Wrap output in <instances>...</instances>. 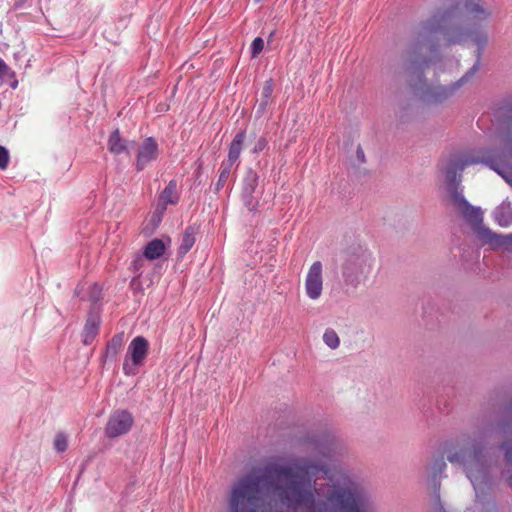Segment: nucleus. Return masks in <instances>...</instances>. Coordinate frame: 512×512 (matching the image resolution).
Instances as JSON below:
<instances>
[{
  "instance_id": "nucleus-25",
  "label": "nucleus",
  "mask_w": 512,
  "mask_h": 512,
  "mask_svg": "<svg viewBox=\"0 0 512 512\" xmlns=\"http://www.w3.org/2000/svg\"><path fill=\"white\" fill-rule=\"evenodd\" d=\"M503 447L506 449L505 460L509 466H512V444L505 442ZM508 483L512 487V474L508 477Z\"/></svg>"
},
{
  "instance_id": "nucleus-29",
  "label": "nucleus",
  "mask_w": 512,
  "mask_h": 512,
  "mask_svg": "<svg viewBox=\"0 0 512 512\" xmlns=\"http://www.w3.org/2000/svg\"><path fill=\"white\" fill-rule=\"evenodd\" d=\"M496 220L499 222L500 225H507L508 224V221H502V219L500 218V212H497L496 214Z\"/></svg>"
},
{
  "instance_id": "nucleus-21",
  "label": "nucleus",
  "mask_w": 512,
  "mask_h": 512,
  "mask_svg": "<svg viewBox=\"0 0 512 512\" xmlns=\"http://www.w3.org/2000/svg\"><path fill=\"white\" fill-rule=\"evenodd\" d=\"M233 164L234 163H230L229 161H227L226 163H222L221 168H220L221 171H220V175H219V180L217 183L218 186L223 185L226 182V180L228 179V177L230 175V171H231Z\"/></svg>"
},
{
  "instance_id": "nucleus-17",
  "label": "nucleus",
  "mask_w": 512,
  "mask_h": 512,
  "mask_svg": "<svg viewBox=\"0 0 512 512\" xmlns=\"http://www.w3.org/2000/svg\"><path fill=\"white\" fill-rule=\"evenodd\" d=\"M393 117L397 125L409 124L413 118L412 108L408 105L398 106L393 110Z\"/></svg>"
},
{
  "instance_id": "nucleus-4",
  "label": "nucleus",
  "mask_w": 512,
  "mask_h": 512,
  "mask_svg": "<svg viewBox=\"0 0 512 512\" xmlns=\"http://www.w3.org/2000/svg\"><path fill=\"white\" fill-rule=\"evenodd\" d=\"M504 153L501 155H494L488 152L481 159L464 157V156H453L447 162L444 173L446 176V180L451 184L455 185L461 180V173L465 169V167L470 166L472 164L483 162L488 165L491 169L496 171L499 175L506 179V173L508 172V167L506 162L503 159Z\"/></svg>"
},
{
  "instance_id": "nucleus-26",
  "label": "nucleus",
  "mask_w": 512,
  "mask_h": 512,
  "mask_svg": "<svg viewBox=\"0 0 512 512\" xmlns=\"http://www.w3.org/2000/svg\"><path fill=\"white\" fill-rule=\"evenodd\" d=\"M4 76L14 77L15 73L11 71L9 66L4 62V60L0 59V78Z\"/></svg>"
},
{
  "instance_id": "nucleus-1",
  "label": "nucleus",
  "mask_w": 512,
  "mask_h": 512,
  "mask_svg": "<svg viewBox=\"0 0 512 512\" xmlns=\"http://www.w3.org/2000/svg\"><path fill=\"white\" fill-rule=\"evenodd\" d=\"M491 16L483 0H445L411 30L387 76H406L423 102L443 104L479 70Z\"/></svg>"
},
{
  "instance_id": "nucleus-18",
  "label": "nucleus",
  "mask_w": 512,
  "mask_h": 512,
  "mask_svg": "<svg viewBox=\"0 0 512 512\" xmlns=\"http://www.w3.org/2000/svg\"><path fill=\"white\" fill-rule=\"evenodd\" d=\"M195 241L196 237L194 228H186L182 236L181 245L179 247V254L185 255L193 247Z\"/></svg>"
},
{
  "instance_id": "nucleus-3",
  "label": "nucleus",
  "mask_w": 512,
  "mask_h": 512,
  "mask_svg": "<svg viewBox=\"0 0 512 512\" xmlns=\"http://www.w3.org/2000/svg\"><path fill=\"white\" fill-rule=\"evenodd\" d=\"M444 456L447 457L450 463L459 464L464 467L467 477L474 487L477 499H480L481 495L484 494L486 490L490 489L488 466L482 448L474 444L470 446H460L454 443H445L439 457L433 460L431 467L436 501L439 502V483L437 484L436 482L438 476L446 468Z\"/></svg>"
},
{
  "instance_id": "nucleus-31",
  "label": "nucleus",
  "mask_w": 512,
  "mask_h": 512,
  "mask_svg": "<svg viewBox=\"0 0 512 512\" xmlns=\"http://www.w3.org/2000/svg\"><path fill=\"white\" fill-rule=\"evenodd\" d=\"M26 0H19L15 3V8H20Z\"/></svg>"
},
{
  "instance_id": "nucleus-15",
  "label": "nucleus",
  "mask_w": 512,
  "mask_h": 512,
  "mask_svg": "<svg viewBox=\"0 0 512 512\" xmlns=\"http://www.w3.org/2000/svg\"><path fill=\"white\" fill-rule=\"evenodd\" d=\"M246 138L245 131L238 133L229 147L228 160L230 163H235L240 156V152Z\"/></svg>"
},
{
  "instance_id": "nucleus-32",
  "label": "nucleus",
  "mask_w": 512,
  "mask_h": 512,
  "mask_svg": "<svg viewBox=\"0 0 512 512\" xmlns=\"http://www.w3.org/2000/svg\"><path fill=\"white\" fill-rule=\"evenodd\" d=\"M13 89H15L17 86H18V81L17 80H14L11 85H10Z\"/></svg>"
},
{
  "instance_id": "nucleus-7",
  "label": "nucleus",
  "mask_w": 512,
  "mask_h": 512,
  "mask_svg": "<svg viewBox=\"0 0 512 512\" xmlns=\"http://www.w3.org/2000/svg\"><path fill=\"white\" fill-rule=\"evenodd\" d=\"M134 418L132 414L126 410L114 411L105 426V435L108 438H117L127 434L132 428Z\"/></svg>"
},
{
  "instance_id": "nucleus-8",
  "label": "nucleus",
  "mask_w": 512,
  "mask_h": 512,
  "mask_svg": "<svg viewBox=\"0 0 512 512\" xmlns=\"http://www.w3.org/2000/svg\"><path fill=\"white\" fill-rule=\"evenodd\" d=\"M159 154L160 150L157 141L152 137L145 138L137 149L136 170L142 171L151 162L157 160Z\"/></svg>"
},
{
  "instance_id": "nucleus-16",
  "label": "nucleus",
  "mask_w": 512,
  "mask_h": 512,
  "mask_svg": "<svg viewBox=\"0 0 512 512\" xmlns=\"http://www.w3.org/2000/svg\"><path fill=\"white\" fill-rule=\"evenodd\" d=\"M160 201L165 209L168 204H176L178 201L176 181L171 180L160 195Z\"/></svg>"
},
{
  "instance_id": "nucleus-22",
  "label": "nucleus",
  "mask_w": 512,
  "mask_h": 512,
  "mask_svg": "<svg viewBox=\"0 0 512 512\" xmlns=\"http://www.w3.org/2000/svg\"><path fill=\"white\" fill-rule=\"evenodd\" d=\"M68 447L67 437L63 433H58L54 439V448L58 452H64Z\"/></svg>"
},
{
  "instance_id": "nucleus-19",
  "label": "nucleus",
  "mask_w": 512,
  "mask_h": 512,
  "mask_svg": "<svg viewBox=\"0 0 512 512\" xmlns=\"http://www.w3.org/2000/svg\"><path fill=\"white\" fill-rule=\"evenodd\" d=\"M98 334V324L94 319H88L83 330V343L89 345Z\"/></svg>"
},
{
  "instance_id": "nucleus-12",
  "label": "nucleus",
  "mask_w": 512,
  "mask_h": 512,
  "mask_svg": "<svg viewBox=\"0 0 512 512\" xmlns=\"http://www.w3.org/2000/svg\"><path fill=\"white\" fill-rule=\"evenodd\" d=\"M273 81L272 79H268L264 82L262 90L260 92L259 98H257V113H263L266 111L267 106L272 101V93H273Z\"/></svg>"
},
{
  "instance_id": "nucleus-9",
  "label": "nucleus",
  "mask_w": 512,
  "mask_h": 512,
  "mask_svg": "<svg viewBox=\"0 0 512 512\" xmlns=\"http://www.w3.org/2000/svg\"><path fill=\"white\" fill-rule=\"evenodd\" d=\"M322 287V263L320 261H315L311 265L305 280L307 296L313 300L318 299L322 293Z\"/></svg>"
},
{
  "instance_id": "nucleus-10",
  "label": "nucleus",
  "mask_w": 512,
  "mask_h": 512,
  "mask_svg": "<svg viewBox=\"0 0 512 512\" xmlns=\"http://www.w3.org/2000/svg\"><path fill=\"white\" fill-rule=\"evenodd\" d=\"M133 144L120 135L119 130H114L108 138V150L114 154L119 155L122 153H128L130 146Z\"/></svg>"
},
{
  "instance_id": "nucleus-14",
  "label": "nucleus",
  "mask_w": 512,
  "mask_h": 512,
  "mask_svg": "<svg viewBox=\"0 0 512 512\" xmlns=\"http://www.w3.org/2000/svg\"><path fill=\"white\" fill-rule=\"evenodd\" d=\"M124 344V335L119 333L114 335L111 340L107 343L105 350V357L107 359H115L118 353L121 351Z\"/></svg>"
},
{
  "instance_id": "nucleus-13",
  "label": "nucleus",
  "mask_w": 512,
  "mask_h": 512,
  "mask_svg": "<svg viewBox=\"0 0 512 512\" xmlns=\"http://www.w3.org/2000/svg\"><path fill=\"white\" fill-rule=\"evenodd\" d=\"M165 244L161 239L151 240L144 248L143 255L148 260L160 258L165 253Z\"/></svg>"
},
{
  "instance_id": "nucleus-24",
  "label": "nucleus",
  "mask_w": 512,
  "mask_h": 512,
  "mask_svg": "<svg viewBox=\"0 0 512 512\" xmlns=\"http://www.w3.org/2000/svg\"><path fill=\"white\" fill-rule=\"evenodd\" d=\"M9 159L8 150L0 146V170H5L8 167Z\"/></svg>"
},
{
  "instance_id": "nucleus-30",
  "label": "nucleus",
  "mask_w": 512,
  "mask_h": 512,
  "mask_svg": "<svg viewBox=\"0 0 512 512\" xmlns=\"http://www.w3.org/2000/svg\"><path fill=\"white\" fill-rule=\"evenodd\" d=\"M434 512H444L443 507L440 503L436 504L435 511Z\"/></svg>"
},
{
  "instance_id": "nucleus-23",
  "label": "nucleus",
  "mask_w": 512,
  "mask_h": 512,
  "mask_svg": "<svg viewBox=\"0 0 512 512\" xmlns=\"http://www.w3.org/2000/svg\"><path fill=\"white\" fill-rule=\"evenodd\" d=\"M264 48V40L261 37H256L251 44V56L257 57Z\"/></svg>"
},
{
  "instance_id": "nucleus-6",
  "label": "nucleus",
  "mask_w": 512,
  "mask_h": 512,
  "mask_svg": "<svg viewBox=\"0 0 512 512\" xmlns=\"http://www.w3.org/2000/svg\"><path fill=\"white\" fill-rule=\"evenodd\" d=\"M149 350V342L143 336L135 337L129 344L127 357L123 363L125 375H135L137 367L143 365Z\"/></svg>"
},
{
  "instance_id": "nucleus-20",
  "label": "nucleus",
  "mask_w": 512,
  "mask_h": 512,
  "mask_svg": "<svg viewBox=\"0 0 512 512\" xmlns=\"http://www.w3.org/2000/svg\"><path fill=\"white\" fill-rule=\"evenodd\" d=\"M323 341L331 349H336L340 344L339 337L333 329H326L323 335Z\"/></svg>"
},
{
  "instance_id": "nucleus-2",
  "label": "nucleus",
  "mask_w": 512,
  "mask_h": 512,
  "mask_svg": "<svg viewBox=\"0 0 512 512\" xmlns=\"http://www.w3.org/2000/svg\"><path fill=\"white\" fill-rule=\"evenodd\" d=\"M228 512H377L365 488L326 464L300 458L255 466L231 486Z\"/></svg>"
},
{
  "instance_id": "nucleus-5",
  "label": "nucleus",
  "mask_w": 512,
  "mask_h": 512,
  "mask_svg": "<svg viewBox=\"0 0 512 512\" xmlns=\"http://www.w3.org/2000/svg\"><path fill=\"white\" fill-rule=\"evenodd\" d=\"M452 198L454 204L457 206L466 221L475 229H478L479 237L484 241V243L491 245H502L505 243L503 237L493 233L489 229L480 228L483 221V215L480 208L469 205L464 197L456 191L453 192Z\"/></svg>"
},
{
  "instance_id": "nucleus-28",
  "label": "nucleus",
  "mask_w": 512,
  "mask_h": 512,
  "mask_svg": "<svg viewBox=\"0 0 512 512\" xmlns=\"http://www.w3.org/2000/svg\"><path fill=\"white\" fill-rule=\"evenodd\" d=\"M356 157H357V160L359 163L365 162V155H364V152L361 147H358L357 152H356Z\"/></svg>"
},
{
  "instance_id": "nucleus-11",
  "label": "nucleus",
  "mask_w": 512,
  "mask_h": 512,
  "mask_svg": "<svg viewBox=\"0 0 512 512\" xmlns=\"http://www.w3.org/2000/svg\"><path fill=\"white\" fill-rule=\"evenodd\" d=\"M492 122L496 128H512V104L496 108L493 112Z\"/></svg>"
},
{
  "instance_id": "nucleus-27",
  "label": "nucleus",
  "mask_w": 512,
  "mask_h": 512,
  "mask_svg": "<svg viewBox=\"0 0 512 512\" xmlns=\"http://www.w3.org/2000/svg\"><path fill=\"white\" fill-rule=\"evenodd\" d=\"M266 140L263 137H260L253 147V152H260L266 147Z\"/></svg>"
}]
</instances>
